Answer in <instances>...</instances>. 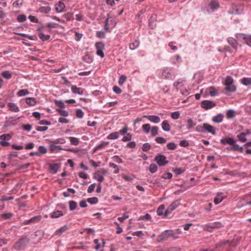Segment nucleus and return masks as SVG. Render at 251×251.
<instances>
[{
  "label": "nucleus",
  "mask_w": 251,
  "mask_h": 251,
  "mask_svg": "<svg viewBox=\"0 0 251 251\" xmlns=\"http://www.w3.org/2000/svg\"><path fill=\"white\" fill-rule=\"evenodd\" d=\"M233 79L227 76L225 80V89L226 91L229 92H233L236 90L235 86L233 84Z\"/></svg>",
  "instance_id": "f257e3e1"
},
{
  "label": "nucleus",
  "mask_w": 251,
  "mask_h": 251,
  "mask_svg": "<svg viewBox=\"0 0 251 251\" xmlns=\"http://www.w3.org/2000/svg\"><path fill=\"white\" fill-rule=\"evenodd\" d=\"M29 239L27 237L22 238L16 242L14 248L17 250H20L24 248L29 243Z\"/></svg>",
  "instance_id": "f03ea898"
},
{
  "label": "nucleus",
  "mask_w": 251,
  "mask_h": 251,
  "mask_svg": "<svg viewBox=\"0 0 251 251\" xmlns=\"http://www.w3.org/2000/svg\"><path fill=\"white\" fill-rule=\"evenodd\" d=\"M154 161L159 166H164L169 163L166 157L162 154H157L154 158Z\"/></svg>",
  "instance_id": "7ed1b4c3"
},
{
  "label": "nucleus",
  "mask_w": 251,
  "mask_h": 251,
  "mask_svg": "<svg viewBox=\"0 0 251 251\" xmlns=\"http://www.w3.org/2000/svg\"><path fill=\"white\" fill-rule=\"evenodd\" d=\"M223 225L220 222H215L212 224H208L205 225L204 230L211 232L213 229L220 228L223 226Z\"/></svg>",
  "instance_id": "20e7f679"
},
{
  "label": "nucleus",
  "mask_w": 251,
  "mask_h": 251,
  "mask_svg": "<svg viewBox=\"0 0 251 251\" xmlns=\"http://www.w3.org/2000/svg\"><path fill=\"white\" fill-rule=\"evenodd\" d=\"M171 230H166L163 232L160 235L158 236L157 238V241L158 242H162L164 241H166L170 237L171 235Z\"/></svg>",
  "instance_id": "39448f33"
},
{
  "label": "nucleus",
  "mask_w": 251,
  "mask_h": 251,
  "mask_svg": "<svg viewBox=\"0 0 251 251\" xmlns=\"http://www.w3.org/2000/svg\"><path fill=\"white\" fill-rule=\"evenodd\" d=\"M216 105L215 102L208 100H203L201 103V107L205 110L211 109L214 107Z\"/></svg>",
  "instance_id": "423d86ee"
},
{
  "label": "nucleus",
  "mask_w": 251,
  "mask_h": 251,
  "mask_svg": "<svg viewBox=\"0 0 251 251\" xmlns=\"http://www.w3.org/2000/svg\"><path fill=\"white\" fill-rule=\"evenodd\" d=\"M96 47L97 49V54L102 58L104 57V54L102 50L104 49V45L102 42L96 43Z\"/></svg>",
  "instance_id": "0eeeda50"
},
{
  "label": "nucleus",
  "mask_w": 251,
  "mask_h": 251,
  "mask_svg": "<svg viewBox=\"0 0 251 251\" xmlns=\"http://www.w3.org/2000/svg\"><path fill=\"white\" fill-rule=\"evenodd\" d=\"M180 204V200H177L174 201H173L167 209V212L171 213L173 210H174ZM167 213H166V215Z\"/></svg>",
  "instance_id": "6e6552de"
},
{
  "label": "nucleus",
  "mask_w": 251,
  "mask_h": 251,
  "mask_svg": "<svg viewBox=\"0 0 251 251\" xmlns=\"http://www.w3.org/2000/svg\"><path fill=\"white\" fill-rule=\"evenodd\" d=\"M143 118L148 119L152 123L157 124L160 122V118L156 115H144Z\"/></svg>",
  "instance_id": "1a4fd4ad"
},
{
  "label": "nucleus",
  "mask_w": 251,
  "mask_h": 251,
  "mask_svg": "<svg viewBox=\"0 0 251 251\" xmlns=\"http://www.w3.org/2000/svg\"><path fill=\"white\" fill-rule=\"evenodd\" d=\"M227 42L234 49L237 50L238 43L235 39L232 37H228L227 39Z\"/></svg>",
  "instance_id": "9d476101"
},
{
  "label": "nucleus",
  "mask_w": 251,
  "mask_h": 251,
  "mask_svg": "<svg viewBox=\"0 0 251 251\" xmlns=\"http://www.w3.org/2000/svg\"><path fill=\"white\" fill-rule=\"evenodd\" d=\"M204 132H207L211 133L213 135L216 134V131L214 127L206 123L204 124Z\"/></svg>",
  "instance_id": "9b49d317"
},
{
  "label": "nucleus",
  "mask_w": 251,
  "mask_h": 251,
  "mask_svg": "<svg viewBox=\"0 0 251 251\" xmlns=\"http://www.w3.org/2000/svg\"><path fill=\"white\" fill-rule=\"evenodd\" d=\"M234 140H235L233 138L226 137L222 139L220 142L224 145L229 144L231 146L232 144L234 143Z\"/></svg>",
  "instance_id": "f8f14e48"
},
{
  "label": "nucleus",
  "mask_w": 251,
  "mask_h": 251,
  "mask_svg": "<svg viewBox=\"0 0 251 251\" xmlns=\"http://www.w3.org/2000/svg\"><path fill=\"white\" fill-rule=\"evenodd\" d=\"M166 212L167 209L165 210V206L164 205H161L159 206L157 210V213L158 215H164L165 217L167 216L170 214V212H167L166 215Z\"/></svg>",
  "instance_id": "ddd939ff"
},
{
  "label": "nucleus",
  "mask_w": 251,
  "mask_h": 251,
  "mask_svg": "<svg viewBox=\"0 0 251 251\" xmlns=\"http://www.w3.org/2000/svg\"><path fill=\"white\" fill-rule=\"evenodd\" d=\"M65 7V5L62 1H59L55 4V10L58 13L62 12Z\"/></svg>",
  "instance_id": "4468645a"
},
{
  "label": "nucleus",
  "mask_w": 251,
  "mask_h": 251,
  "mask_svg": "<svg viewBox=\"0 0 251 251\" xmlns=\"http://www.w3.org/2000/svg\"><path fill=\"white\" fill-rule=\"evenodd\" d=\"M41 216L40 215L36 216L31 218L30 220L25 221L24 224L25 225L30 224L31 223H36L41 220Z\"/></svg>",
  "instance_id": "2eb2a0df"
},
{
  "label": "nucleus",
  "mask_w": 251,
  "mask_h": 251,
  "mask_svg": "<svg viewBox=\"0 0 251 251\" xmlns=\"http://www.w3.org/2000/svg\"><path fill=\"white\" fill-rule=\"evenodd\" d=\"M172 76V74L171 71L168 69H164L162 71L161 74V77L164 79L170 78Z\"/></svg>",
  "instance_id": "dca6fc26"
},
{
  "label": "nucleus",
  "mask_w": 251,
  "mask_h": 251,
  "mask_svg": "<svg viewBox=\"0 0 251 251\" xmlns=\"http://www.w3.org/2000/svg\"><path fill=\"white\" fill-rule=\"evenodd\" d=\"M71 90L74 94L78 95H82L83 94V90L79 87H77L75 85H73L71 87Z\"/></svg>",
  "instance_id": "f3484780"
},
{
  "label": "nucleus",
  "mask_w": 251,
  "mask_h": 251,
  "mask_svg": "<svg viewBox=\"0 0 251 251\" xmlns=\"http://www.w3.org/2000/svg\"><path fill=\"white\" fill-rule=\"evenodd\" d=\"M59 168V166L57 163L50 164V171L52 174H56Z\"/></svg>",
  "instance_id": "a211bd4d"
},
{
  "label": "nucleus",
  "mask_w": 251,
  "mask_h": 251,
  "mask_svg": "<svg viewBox=\"0 0 251 251\" xmlns=\"http://www.w3.org/2000/svg\"><path fill=\"white\" fill-rule=\"evenodd\" d=\"M231 148L232 151H238L240 152L243 151V148L242 147H240L238 145L236 144V140H234V143L231 145Z\"/></svg>",
  "instance_id": "6ab92c4d"
},
{
  "label": "nucleus",
  "mask_w": 251,
  "mask_h": 251,
  "mask_svg": "<svg viewBox=\"0 0 251 251\" xmlns=\"http://www.w3.org/2000/svg\"><path fill=\"white\" fill-rule=\"evenodd\" d=\"M68 229V227L67 226L65 225L63 226L60 227L58 229H57L54 234L56 236H60L63 232H64L65 231H67Z\"/></svg>",
  "instance_id": "aec40b11"
},
{
  "label": "nucleus",
  "mask_w": 251,
  "mask_h": 251,
  "mask_svg": "<svg viewBox=\"0 0 251 251\" xmlns=\"http://www.w3.org/2000/svg\"><path fill=\"white\" fill-rule=\"evenodd\" d=\"M162 128L163 130L165 131H169L170 130L171 126L170 125L167 120H164L162 123Z\"/></svg>",
  "instance_id": "412c9836"
},
{
  "label": "nucleus",
  "mask_w": 251,
  "mask_h": 251,
  "mask_svg": "<svg viewBox=\"0 0 251 251\" xmlns=\"http://www.w3.org/2000/svg\"><path fill=\"white\" fill-rule=\"evenodd\" d=\"M94 177L100 182H102L104 180L103 176L99 172V171L94 173Z\"/></svg>",
  "instance_id": "4be33fe9"
},
{
  "label": "nucleus",
  "mask_w": 251,
  "mask_h": 251,
  "mask_svg": "<svg viewBox=\"0 0 251 251\" xmlns=\"http://www.w3.org/2000/svg\"><path fill=\"white\" fill-rule=\"evenodd\" d=\"M25 102L29 106H34L37 103V100L34 98H27L25 99Z\"/></svg>",
  "instance_id": "5701e85b"
},
{
  "label": "nucleus",
  "mask_w": 251,
  "mask_h": 251,
  "mask_svg": "<svg viewBox=\"0 0 251 251\" xmlns=\"http://www.w3.org/2000/svg\"><path fill=\"white\" fill-rule=\"evenodd\" d=\"M8 106L9 107V110L13 112H18L20 110L19 107L14 103L9 102L8 104Z\"/></svg>",
  "instance_id": "b1692460"
},
{
  "label": "nucleus",
  "mask_w": 251,
  "mask_h": 251,
  "mask_svg": "<svg viewBox=\"0 0 251 251\" xmlns=\"http://www.w3.org/2000/svg\"><path fill=\"white\" fill-rule=\"evenodd\" d=\"M224 118V115L222 114H219L218 115L213 117L212 121L216 123H220L222 122Z\"/></svg>",
  "instance_id": "393cba45"
},
{
  "label": "nucleus",
  "mask_w": 251,
  "mask_h": 251,
  "mask_svg": "<svg viewBox=\"0 0 251 251\" xmlns=\"http://www.w3.org/2000/svg\"><path fill=\"white\" fill-rule=\"evenodd\" d=\"M51 10V8L50 6H42L39 8L38 11L41 13L45 14L49 13Z\"/></svg>",
  "instance_id": "a878e982"
},
{
  "label": "nucleus",
  "mask_w": 251,
  "mask_h": 251,
  "mask_svg": "<svg viewBox=\"0 0 251 251\" xmlns=\"http://www.w3.org/2000/svg\"><path fill=\"white\" fill-rule=\"evenodd\" d=\"M50 150L51 152H55L56 151H59L63 150V149L61 146H56L54 144H50Z\"/></svg>",
  "instance_id": "bb28decb"
},
{
  "label": "nucleus",
  "mask_w": 251,
  "mask_h": 251,
  "mask_svg": "<svg viewBox=\"0 0 251 251\" xmlns=\"http://www.w3.org/2000/svg\"><path fill=\"white\" fill-rule=\"evenodd\" d=\"M63 215V214L61 211L57 210L53 212L50 214V217L52 218H57Z\"/></svg>",
  "instance_id": "cd10ccee"
},
{
  "label": "nucleus",
  "mask_w": 251,
  "mask_h": 251,
  "mask_svg": "<svg viewBox=\"0 0 251 251\" xmlns=\"http://www.w3.org/2000/svg\"><path fill=\"white\" fill-rule=\"evenodd\" d=\"M38 36L43 41L48 40L50 36V35H45L43 32H41L39 33Z\"/></svg>",
  "instance_id": "c85d7f7f"
},
{
  "label": "nucleus",
  "mask_w": 251,
  "mask_h": 251,
  "mask_svg": "<svg viewBox=\"0 0 251 251\" xmlns=\"http://www.w3.org/2000/svg\"><path fill=\"white\" fill-rule=\"evenodd\" d=\"M196 125V123H194L192 119L189 118L187 120V129H190L194 127Z\"/></svg>",
  "instance_id": "c756f323"
},
{
  "label": "nucleus",
  "mask_w": 251,
  "mask_h": 251,
  "mask_svg": "<svg viewBox=\"0 0 251 251\" xmlns=\"http://www.w3.org/2000/svg\"><path fill=\"white\" fill-rule=\"evenodd\" d=\"M247 35L243 33H238L236 35V38L239 41L245 42Z\"/></svg>",
  "instance_id": "7c9ffc66"
},
{
  "label": "nucleus",
  "mask_w": 251,
  "mask_h": 251,
  "mask_svg": "<svg viewBox=\"0 0 251 251\" xmlns=\"http://www.w3.org/2000/svg\"><path fill=\"white\" fill-rule=\"evenodd\" d=\"M119 136L118 132H114L111 133L107 137L108 139L114 140L117 139Z\"/></svg>",
  "instance_id": "2f4dec72"
},
{
  "label": "nucleus",
  "mask_w": 251,
  "mask_h": 251,
  "mask_svg": "<svg viewBox=\"0 0 251 251\" xmlns=\"http://www.w3.org/2000/svg\"><path fill=\"white\" fill-rule=\"evenodd\" d=\"M107 19L105 20V25H104V29L105 30V31H109V25L110 24L109 23V20L111 18V17L109 16V15L108 14L107 15Z\"/></svg>",
  "instance_id": "473e14b6"
},
{
  "label": "nucleus",
  "mask_w": 251,
  "mask_h": 251,
  "mask_svg": "<svg viewBox=\"0 0 251 251\" xmlns=\"http://www.w3.org/2000/svg\"><path fill=\"white\" fill-rule=\"evenodd\" d=\"M209 6H210L212 9L215 10L219 8V3L216 1L212 0L209 3Z\"/></svg>",
  "instance_id": "72a5a7b5"
},
{
  "label": "nucleus",
  "mask_w": 251,
  "mask_h": 251,
  "mask_svg": "<svg viewBox=\"0 0 251 251\" xmlns=\"http://www.w3.org/2000/svg\"><path fill=\"white\" fill-rule=\"evenodd\" d=\"M69 209L71 211L74 210L77 207V203L74 201H71L69 202Z\"/></svg>",
  "instance_id": "f704fd0d"
},
{
  "label": "nucleus",
  "mask_w": 251,
  "mask_h": 251,
  "mask_svg": "<svg viewBox=\"0 0 251 251\" xmlns=\"http://www.w3.org/2000/svg\"><path fill=\"white\" fill-rule=\"evenodd\" d=\"M47 152V149L43 146H40L38 148V151L37 153H39V156H40L42 154H45Z\"/></svg>",
  "instance_id": "c9c22d12"
},
{
  "label": "nucleus",
  "mask_w": 251,
  "mask_h": 251,
  "mask_svg": "<svg viewBox=\"0 0 251 251\" xmlns=\"http://www.w3.org/2000/svg\"><path fill=\"white\" fill-rule=\"evenodd\" d=\"M29 93V91L27 89H21L19 90L17 93V95L19 97H23L25 96Z\"/></svg>",
  "instance_id": "e433bc0d"
},
{
  "label": "nucleus",
  "mask_w": 251,
  "mask_h": 251,
  "mask_svg": "<svg viewBox=\"0 0 251 251\" xmlns=\"http://www.w3.org/2000/svg\"><path fill=\"white\" fill-rule=\"evenodd\" d=\"M158 167L155 164L152 163L149 166V171L151 173H154L157 170Z\"/></svg>",
  "instance_id": "4c0bfd02"
},
{
  "label": "nucleus",
  "mask_w": 251,
  "mask_h": 251,
  "mask_svg": "<svg viewBox=\"0 0 251 251\" xmlns=\"http://www.w3.org/2000/svg\"><path fill=\"white\" fill-rule=\"evenodd\" d=\"M69 138L72 145L76 146L79 144V141L78 138L74 137H70Z\"/></svg>",
  "instance_id": "58836bf2"
},
{
  "label": "nucleus",
  "mask_w": 251,
  "mask_h": 251,
  "mask_svg": "<svg viewBox=\"0 0 251 251\" xmlns=\"http://www.w3.org/2000/svg\"><path fill=\"white\" fill-rule=\"evenodd\" d=\"M12 136L10 134H4L0 136L1 141L9 140L11 139Z\"/></svg>",
  "instance_id": "ea45409f"
},
{
  "label": "nucleus",
  "mask_w": 251,
  "mask_h": 251,
  "mask_svg": "<svg viewBox=\"0 0 251 251\" xmlns=\"http://www.w3.org/2000/svg\"><path fill=\"white\" fill-rule=\"evenodd\" d=\"M241 82L242 84L244 85L248 86L251 85V78L244 77L242 79Z\"/></svg>",
  "instance_id": "a19ab883"
},
{
  "label": "nucleus",
  "mask_w": 251,
  "mask_h": 251,
  "mask_svg": "<svg viewBox=\"0 0 251 251\" xmlns=\"http://www.w3.org/2000/svg\"><path fill=\"white\" fill-rule=\"evenodd\" d=\"M209 94L212 97L216 96L218 95V91L213 87H210L209 88Z\"/></svg>",
  "instance_id": "79ce46f5"
},
{
  "label": "nucleus",
  "mask_w": 251,
  "mask_h": 251,
  "mask_svg": "<svg viewBox=\"0 0 251 251\" xmlns=\"http://www.w3.org/2000/svg\"><path fill=\"white\" fill-rule=\"evenodd\" d=\"M13 216V214L9 213H3L0 215V217L5 220L10 219Z\"/></svg>",
  "instance_id": "37998d69"
},
{
  "label": "nucleus",
  "mask_w": 251,
  "mask_h": 251,
  "mask_svg": "<svg viewBox=\"0 0 251 251\" xmlns=\"http://www.w3.org/2000/svg\"><path fill=\"white\" fill-rule=\"evenodd\" d=\"M158 127L156 126H153L151 129V135L152 136H155L158 134Z\"/></svg>",
  "instance_id": "c03bdc74"
},
{
  "label": "nucleus",
  "mask_w": 251,
  "mask_h": 251,
  "mask_svg": "<svg viewBox=\"0 0 251 251\" xmlns=\"http://www.w3.org/2000/svg\"><path fill=\"white\" fill-rule=\"evenodd\" d=\"M2 76L6 79H10L11 76V74L8 71H5L2 73Z\"/></svg>",
  "instance_id": "a18cd8bd"
},
{
  "label": "nucleus",
  "mask_w": 251,
  "mask_h": 251,
  "mask_svg": "<svg viewBox=\"0 0 251 251\" xmlns=\"http://www.w3.org/2000/svg\"><path fill=\"white\" fill-rule=\"evenodd\" d=\"M142 129L146 133H148L151 130V126L149 124H144L142 126Z\"/></svg>",
  "instance_id": "49530a36"
},
{
  "label": "nucleus",
  "mask_w": 251,
  "mask_h": 251,
  "mask_svg": "<svg viewBox=\"0 0 251 251\" xmlns=\"http://www.w3.org/2000/svg\"><path fill=\"white\" fill-rule=\"evenodd\" d=\"M87 201L91 204H96L98 202V199L94 197L87 199Z\"/></svg>",
  "instance_id": "de8ad7c7"
},
{
  "label": "nucleus",
  "mask_w": 251,
  "mask_h": 251,
  "mask_svg": "<svg viewBox=\"0 0 251 251\" xmlns=\"http://www.w3.org/2000/svg\"><path fill=\"white\" fill-rule=\"evenodd\" d=\"M56 111L59 114L63 117H67L69 115V113L66 110H62L61 109H57Z\"/></svg>",
  "instance_id": "09e8293b"
},
{
  "label": "nucleus",
  "mask_w": 251,
  "mask_h": 251,
  "mask_svg": "<svg viewBox=\"0 0 251 251\" xmlns=\"http://www.w3.org/2000/svg\"><path fill=\"white\" fill-rule=\"evenodd\" d=\"M151 145L149 143H146L143 145L142 149V151H147L149 150H150L151 149Z\"/></svg>",
  "instance_id": "8fccbe9b"
},
{
  "label": "nucleus",
  "mask_w": 251,
  "mask_h": 251,
  "mask_svg": "<svg viewBox=\"0 0 251 251\" xmlns=\"http://www.w3.org/2000/svg\"><path fill=\"white\" fill-rule=\"evenodd\" d=\"M151 219V216L149 214H146L145 215L141 216L139 217V220L147 221L150 220Z\"/></svg>",
  "instance_id": "3c124183"
},
{
  "label": "nucleus",
  "mask_w": 251,
  "mask_h": 251,
  "mask_svg": "<svg viewBox=\"0 0 251 251\" xmlns=\"http://www.w3.org/2000/svg\"><path fill=\"white\" fill-rule=\"evenodd\" d=\"M109 144L108 142H103L101 144L98 145L96 146L94 149V151H97L99 149H102V148L104 147L105 146L108 145Z\"/></svg>",
  "instance_id": "603ef678"
},
{
  "label": "nucleus",
  "mask_w": 251,
  "mask_h": 251,
  "mask_svg": "<svg viewBox=\"0 0 251 251\" xmlns=\"http://www.w3.org/2000/svg\"><path fill=\"white\" fill-rule=\"evenodd\" d=\"M237 137L242 142H244L247 141V139L245 137V134H244V132H241L239 135H238Z\"/></svg>",
  "instance_id": "864d4df0"
},
{
  "label": "nucleus",
  "mask_w": 251,
  "mask_h": 251,
  "mask_svg": "<svg viewBox=\"0 0 251 251\" xmlns=\"http://www.w3.org/2000/svg\"><path fill=\"white\" fill-rule=\"evenodd\" d=\"M83 60L86 61V62L88 63H90L92 62V58L91 57L90 55H89L88 53L86 54L83 56Z\"/></svg>",
  "instance_id": "5fc2aeb1"
},
{
  "label": "nucleus",
  "mask_w": 251,
  "mask_h": 251,
  "mask_svg": "<svg viewBox=\"0 0 251 251\" xmlns=\"http://www.w3.org/2000/svg\"><path fill=\"white\" fill-rule=\"evenodd\" d=\"M229 13L230 14L238 15L241 13V11L237 8H232L229 11Z\"/></svg>",
  "instance_id": "6e6d98bb"
},
{
  "label": "nucleus",
  "mask_w": 251,
  "mask_h": 251,
  "mask_svg": "<svg viewBox=\"0 0 251 251\" xmlns=\"http://www.w3.org/2000/svg\"><path fill=\"white\" fill-rule=\"evenodd\" d=\"M155 140L157 143L161 144H164L166 142V139L161 137H156Z\"/></svg>",
  "instance_id": "4d7b16f0"
},
{
  "label": "nucleus",
  "mask_w": 251,
  "mask_h": 251,
  "mask_svg": "<svg viewBox=\"0 0 251 251\" xmlns=\"http://www.w3.org/2000/svg\"><path fill=\"white\" fill-rule=\"evenodd\" d=\"M84 116V113L80 109H77L76 111V116L78 118H82Z\"/></svg>",
  "instance_id": "13d9d810"
},
{
  "label": "nucleus",
  "mask_w": 251,
  "mask_h": 251,
  "mask_svg": "<svg viewBox=\"0 0 251 251\" xmlns=\"http://www.w3.org/2000/svg\"><path fill=\"white\" fill-rule=\"evenodd\" d=\"M51 142L54 144H63L66 142V141L63 138H59V139H57L54 141H51Z\"/></svg>",
  "instance_id": "bf43d9fd"
},
{
  "label": "nucleus",
  "mask_w": 251,
  "mask_h": 251,
  "mask_svg": "<svg viewBox=\"0 0 251 251\" xmlns=\"http://www.w3.org/2000/svg\"><path fill=\"white\" fill-rule=\"evenodd\" d=\"M55 104L57 105L60 109L65 108V106L64 103L61 100H55Z\"/></svg>",
  "instance_id": "052dcab7"
},
{
  "label": "nucleus",
  "mask_w": 251,
  "mask_h": 251,
  "mask_svg": "<svg viewBox=\"0 0 251 251\" xmlns=\"http://www.w3.org/2000/svg\"><path fill=\"white\" fill-rule=\"evenodd\" d=\"M139 45V42L137 40H135L133 43H131L129 45V48L131 50H134Z\"/></svg>",
  "instance_id": "680f3d73"
},
{
  "label": "nucleus",
  "mask_w": 251,
  "mask_h": 251,
  "mask_svg": "<svg viewBox=\"0 0 251 251\" xmlns=\"http://www.w3.org/2000/svg\"><path fill=\"white\" fill-rule=\"evenodd\" d=\"M223 201V197L218 195L216 197L214 198V201L216 204H218Z\"/></svg>",
  "instance_id": "e2e57ef3"
},
{
  "label": "nucleus",
  "mask_w": 251,
  "mask_h": 251,
  "mask_svg": "<svg viewBox=\"0 0 251 251\" xmlns=\"http://www.w3.org/2000/svg\"><path fill=\"white\" fill-rule=\"evenodd\" d=\"M168 149L170 150H174L176 148V145L174 143H169L167 145Z\"/></svg>",
  "instance_id": "0e129e2a"
},
{
  "label": "nucleus",
  "mask_w": 251,
  "mask_h": 251,
  "mask_svg": "<svg viewBox=\"0 0 251 251\" xmlns=\"http://www.w3.org/2000/svg\"><path fill=\"white\" fill-rule=\"evenodd\" d=\"M26 17L25 15H23V14L19 15L17 17L18 21L19 22H21V23L25 22L26 20Z\"/></svg>",
  "instance_id": "69168bd1"
},
{
  "label": "nucleus",
  "mask_w": 251,
  "mask_h": 251,
  "mask_svg": "<svg viewBox=\"0 0 251 251\" xmlns=\"http://www.w3.org/2000/svg\"><path fill=\"white\" fill-rule=\"evenodd\" d=\"M73 13L68 12L64 15V17L67 21H70L73 19Z\"/></svg>",
  "instance_id": "338daca9"
},
{
  "label": "nucleus",
  "mask_w": 251,
  "mask_h": 251,
  "mask_svg": "<svg viewBox=\"0 0 251 251\" xmlns=\"http://www.w3.org/2000/svg\"><path fill=\"white\" fill-rule=\"evenodd\" d=\"M244 42L249 46L251 47V36L247 35Z\"/></svg>",
  "instance_id": "774afa93"
}]
</instances>
